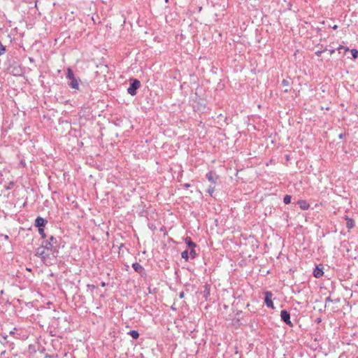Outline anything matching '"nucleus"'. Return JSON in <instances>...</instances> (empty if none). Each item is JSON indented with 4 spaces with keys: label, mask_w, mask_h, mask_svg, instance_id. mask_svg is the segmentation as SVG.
Masks as SVG:
<instances>
[{
    "label": "nucleus",
    "mask_w": 358,
    "mask_h": 358,
    "mask_svg": "<svg viewBox=\"0 0 358 358\" xmlns=\"http://www.w3.org/2000/svg\"><path fill=\"white\" fill-rule=\"evenodd\" d=\"M56 251L52 243L48 241H43L40 247L36 250V254L40 257L43 261H45L47 259L51 257H56Z\"/></svg>",
    "instance_id": "f257e3e1"
},
{
    "label": "nucleus",
    "mask_w": 358,
    "mask_h": 358,
    "mask_svg": "<svg viewBox=\"0 0 358 358\" xmlns=\"http://www.w3.org/2000/svg\"><path fill=\"white\" fill-rule=\"evenodd\" d=\"M141 87V83L136 79L131 80V83L127 89V92L131 96L136 94V90Z\"/></svg>",
    "instance_id": "f03ea898"
},
{
    "label": "nucleus",
    "mask_w": 358,
    "mask_h": 358,
    "mask_svg": "<svg viewBox=\"0 0 358 358\" xmlns=\"http://www.w3.org/2000/svg\"><path fill=\"white\" fill-rule=\"evenodd\" d=\"M280 317L283 322L290 327H292V323L290 320V314L286 310H282L280 312Z\"/></svg>",
    "instance_id": "7ed1b4c3"
},
{
    "label": "nucleus",
    "mask_w": 358,
    "mask_h": 358,
    "mask_svg": "<svg viewBox=\"0 0 358 358\" xmlns=\"http://www.w3.org/2000/svg\"><path fill=\"white\" fill-rule=\"evenodd\" d=\"M264 294H265L264 301H265L266 306L268 308H274L273 303L272 301V296H273L272 293L271 292H266L264 293Z\"/></svg>",
    "instance_id": "20e7f679"
},
{
    "label": "nucleus",
    "mask_w": 358,
    "mask_h": 358,
    "mask_svg": "<svg viewBox=\"0 0 358 358\" xmlns=\"http://www.w3.org/2000/svg\"><path fill=\"white\" fill-rule=\"evenodd\" d=\"M206 176L207 179L212 183H215L218 178V176L216 175V173L213 171L207 173Z\"/></svg>",
    "instance_id": "39448f33"
},
{
    "label": "nucleus",
    "mask_w": 358,
    "mask_h": 358,
    "mask_svg": "<svg viewBox=\"0 0 358 358\" xmlns=\"http://www.w3.org/2000/svg\"><path fill=\"white\" fill-rule=\"evenodd\" d=\"M340 302V299H332L331 298V296H328L325 299V307H327V308H330L331 309H334V307H331L329 304V303H338Z\"/></svg>",
    "instance_id": "423d86ee"
},
{
    "label": "nucleus",
    "mask_w": 358,
    "mask_h": 358,
    "mask_svg": "<svg viewBox=\"0 0 358 358\" xmlns=\"http://www.w3.org/2000/svg\"><path fill=\"white\" fill-rule=\"evenodd\" d=\"M47 222H48V221L46 220H45L41 217H38L35 220V225H36V227H38V229L41 228V227L45 226Z\"/></svg>",
    "instance_id": "0eeeda50"
},
{
    "label": "nucleus",
    "mask_w": 358,
    "mask_h": 358,
    "mask_svg": "<svg viewBox=\"0 0 358 358\" xmlns=\"http://www.w3.org/2000/svg\"><path fill=\"white\" fill-rule=\"evenodd\" d=\"M69 85L73 89L78 90L79 86L78 80L76 78L70 80Z\"/></svg>",
    "instance_id": "6e6552de"
},
{
    "label": "nucleus",
    "mask_w": 358,
    "mask_h": 358,
    "mask_svg": "<svg viewBox=\"0 0 358 358\" xmlns=\"http://www.w3.org/2000/svg\"><path fill=\"white\" fill-rule=\"evenodd\" d=\"M323 274L324 272L322 271V268H320L318 266H317L313 271V275L317 278H320L321 276L323 275Z\"/></svg>",
    "instance_id": "1a4fd4ad"
},
{
    "label": "nucleus",
    "mask_w": 358,
    "mask_h": 358,
    "mask_svg": "<svg viewBox=\"0 0 358 358\" xmlns=\"http://www.w3.org/2000/svg\"><path fill=\"white\" fill-rule=\"evenodd\" d=\"M132 267H133V268H134L136 272H138V273H141L143 271V270H144V268H143V266H142L140 264H138V263H137V262L134 263V264H132Z\"/></svg>",
    "instance_id": "9d476101"
},
{
    "label": "nucleus",
    "mask_w": 358,
    "mask_h": 358,
    "mask_svg": "<svg viewBox=\"0 0 358 358\" xmlns=\"http://www.w3.org/2000/svg\"><path fill=\"white\" fill-rule=\"evenodd\" d=\"M298 203L299 204L300 208L303 210H306L309 207V205L303 200L299 201Z\"/></svg>",
    "instance_id": "9b49d317"
},
{
    "label": "nucleus",
    "mask_w": 358,
    "mask_h": 358,
    "mask_svg": "<svg viewBox=\"0 0 358 358\" xmlns=\"http://www.w3.org/2000/svg\"><path fill=\"white\" fill-rule=\"evenodd\" d=\"M346 221V226L348 229H352L354 227L355 224L354 220L352 219L347 217Z\"/></svg>",
    "instance_id": "f8f14e48"
},
{
    "label": "nucleus",
    "mask_w": 358,
    "mask_h": 358,
    "mask_svg": "<svg viewBox=\"0 0 358 358\" xmlns=\"http://www.w3.org/2000/svg\"><path fill=\"white\" fill-rule=\"evenodd\" d=\"M74 78L75 77L73 71L70 68H69L67 69L66 78L70 80Z\"/></svg>",
    "instance_id": "ddd939ff"
},
{
    "label": "nucleus",
    "mask_w": 358,
    "mask_h": 358,
    "mask_svg": "<svg viewBox=\"0 0 358 358\" xmlns=\"http://www.w3.org/2000/svg\"><path fill=\"white\" fill-rule=\"evenodd\" d=\"M185 243L186 244L191 248H193L196 246V244L194 243H193L192 241H191V238H189V237H187L185 238Z\"/></svg>",
    "instance_id": "4468645a"
},
{
    "label": "nucleus",
    "mask_w": 358,
    "mask_h": 358,
    "mask_svg": "<svg viewBox=\"0 0 358 358\" xmlns=\"http://www.w3.org/2000/svg\"><path fill=\"white\" fill-rule=\"evenodd\" d=\"M129 334L134 339H137L139 337V333L136 330L130 331Z\"/></svg>",
    "instance_id": "2eb2a0df"
},
{
    "label": "nucleus",
    "mask_w": 358,
    "mask_h": 358,
    "mask_svg": "<svg viewBox=\"0 0 358 358\" xmlns=\"http://www.w3.org/2000/svg\"><path fill=\"white\" fill-rule=\"evenodd\" d=\"M181 257L182 259H185V261H187L189 259V252L187 250L183 251L181 254Z\"/></svg>",
    "instance_id": "dca6fc26"
},
{
    "label": "nucleus",
    "mask_w": 358,
    "mask_h": 358,
    "mask_svg": "<svg viewBox=\"0 0 358 358\" xmlns=\"http://www.w3.org/2000/svg\"><path fill=\"white\" fill-rule=\"evenodd\" d=\"M189 256L190 257L191 259H194L196 257V251L194 250V248H191L189 252Z\"/></svg>",
    "instance_id": "f3484780"
},
{
    "label": "nucleus",
    "mask_w": 358,
    "mask_h": 358,
    "mask_svg": "<svg viewBox=\"0 0 358 358\" xmlns=\"http://www.w3.org/2000/svg\"><path fill=\"white\" fill-rule=\"evenodd\" d=\"M291 196L290 195H285L284 199H283V201L285 204H288L291 202Z\"/></svg>",
    "instance_id": "a211bd4d"
},
{
    "label": "nucleus",
    "mask_w": 358,
    "mask_h": 358,
    "mask_svg": "<svg viewBox=\"0 0 358 358\" xmlns=\"http://www.w3.org/2000/svg\"><path fill=\"white\" fill-rule=\"evenodd\" d=\"M350 52L352 53V57L356 59L358 56V51L356 49H352Z\"/></svg>",
    "instance_id": "6ab92c4d"
},
{
    "label": "nucleus",
    "mask_w": 358,
    "mask_h": 358,
    "mask_svg": "<svg viewBox=\"0 0 358 358\" xmlns=\"http://www.w3.org/2000/svg\"><path fill=\"white\" fill-rule=\"evenodd\" d=\"M282 85L285 87H287L289 85V81L288 80L284 79L282 81Z\"/></svg>",
    "instance_id": "aec40b11"
},
{
    "label": "nucleus",
    "mask_w": 358,
    "mask_h": 358,
    "mask_svg": "<svg viewBox=\"0 0 358 358\" xmlns=\"http://www.w3.org/2000/svg\"><path fill=\"white\" fill-rule=\"evenodd\" d=\"M38 232L41 235L42 238H44L45 237L44 229L43 228H39L38 229Z\"/></svg>",
    "instance_id": "412c9836"
},
{
    "label": "nucleus",
    "mask_w": 358,
    "mask_h": 358,
    "mask_svg": "<svg viewBox=\"0 0 358 358\" xmlns=\"http://www.w3.org/2000/svg\"><path fill=\"white\" fill-rule=\"evenodd\" d=\"M48 242H50L51 243H57V241H56V238H54L52 236H51L49 238V241H48Z\"/></svg>",
    "instance_id": "4be33fe9"
},
{
    "label": "nucleus",
    "mask_w": 358,
    "mask_h": 358,
    "mask_svg": "<svg viewBox=\"0 0 358 358\" xmlns=\"http://www.w3.org/2000/svg\"><path fill=\"white\" fill-rule=\"evenodd\" d=\"M208 192L212 195L213 193L214 192V187H209L208 189Z\"/></svg>",
    "instance_id": "5701e85b"
},
{
    "label": "nucleus",
    "mask_w": 358,
    "mask_h": 358,
    "mask_svg": "<svg viewBox=\"0 0 358 358\" xmlns=\"http://www.w3.org/2000/svg\"><path fill=\"white\" fill-rule=\"evenodd\" d=\"M341 49H345V51H349V48H344L343 46L341 45L338 48V50L340 52V50Z\"/></svg>",
    "instance_id": "b1692460"
},
{
    "label": "nucleus",
    "mask_w": 358,
    "mask_h": 358,
    "mask_svg": "<svg viewBox=\"0 0 358 358\" xmlns=\"http://www.w3.org/2000/svg\"><path fill=\"white\" fill-rule=\"evenodd\" d=\"M330 55H333L335 52V50L332 49L329 50Z\"/></svg>",
    "instance_id": "393cba45"
},
{
    "label": "nucleus",
    "mask_w": 358,
    "mask_h": 358,
    "mask_svg": "<svg viewBox=\"0 0 358 358\" xmlns=\"http://www.w3.org/2000/svg\"><path fill=\"white\" fill-rule=\"evenodd\" d=\"M322 52L321 51H317L315 52V54L317 55V56H320Z\"/></svg>",
    "instance_id": "a878e982"
},
{
    "label": "nucleus",
    "mask_w": 358,
    "mask_h": 358,
    "mask_svg": "<svg viewBox=\"0 0 358 358\" xmlns=\"http://www.w3.org/2000/svg\"><path fill=\"white\" fill-rule=\"evenodd\" d=\"M16 329L14 328L13 331H10V334H14V331Z\"/></svg>",
    "instance_id": "bb28decb"
},
{
    "label": "nucleus",
    "mask_w": 358,
    "mask_h": 358,
    "mask_svg": "<svg viewBox=\"0 0 358 358\" xmlns=\"http://www.w3.org/2000/svg\"><path fill=\"white\" fill-rule=\"evenodd\" d=\"M337 28H338V26H337V25H334V26L333 27V29H336Z\"/></svg>",
    "instance_id": "cd10ccee"
},
{
    "label": "nucleus",
    "mask_w": 358,
    "mask_h": 358,
    "mask_svg": "<svg viewBox=\"0 0 358 358\" xmlns=\"http://www.w3.org/2000/svg\"><path fill=\"white\" fill-rule=\"evenodd\" d=\"M184 186L186 187H189V185L187 183V184H185Z\"/></svg>",
    "instance_id": "c85d7f7f"
},
{
    "label": "nucleus",
    "mask_w": 358,
    "mask_h": 358,
    "mask_svg": "<svg viewBox=\"0 0 358 358\" xmlns=\"http://www.w3.org/2000/svg\"><path fill=\"white\" fill-rule=\"evenodd\" d=\"M183 295H184V294H183L182 292V293H180V298H182V297H183Z\"/></svg>",
    "instance_id": "c756f323"
},
{
    "label": "nucleus",
    "mask_w": 358,
    "mask_h": 358,
    "mask_svg": "<svg viewBox=\"0 0 358 358\" xmlns=\"http://www.w3.org/2000/svg\"><path fill=\"white\" fill-rule=\"evenodd\" d=\"M284 92H288V90H287V88H285V89L284 90Z\"/></svg>",
    "instance_id": "7c9ffc66"
},
{
    "label": "nucleus",
    "mask_w": 358,
    "mask_h": 358,
    "mask_svg": "<svg viewBox=\"0 0 358 358\" xmlns=\"http://www.w3.org/2000/svg\"><path fill=\"white\" fill-rule=\"evenodd\" d=\"M5 238L6 239H8V236L7 235L5 236Z\"/></svg>",
    "instance_id": "2f4dec72"
},
{
    "label": "nucleus",
    "mask_w": 358,
    "mask_h": 358,
    "mask_svg": "<svg viewBox=\"0 0 358 358\" xmlns=\"http://www.w3.org/2000/svg\"><path fill=\"white\" fill-rule=\"evenodd\" d=\"M339 137H340V138H343L342 134H341V135L339 136Z\"/></svg>",
    "instance_id": "473e14b6"
},
{
    "label": "nucleus",
    "mask_w": 358,
    "mask_h": 358,
    "mask_svg": "<svg viewBox=\"0 0 358 358\" xmlns=\"http://www.w3.org/2000/svg\"><path fill=\"white\" fill-rule=\"evenodd\" d=\"M357 358H358V357H357Z\"/></svg>",
    "instance_id": "72a5a7b5"
}]
</instances>
